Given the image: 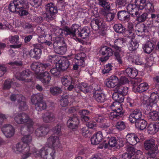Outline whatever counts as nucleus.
Wrapping results in <instances>:
<instances>
[{
  "label": "nucleus",
  "mask_w": 159,
  "mask_h": 159,
  "mask_svg": "<svg viewBox=\"0 0 159 159\" xmlns=\"http://www.w3.org/2000/svg\"><path fill=\"white\" fill-rule=\"evenodd\" d=\"M14 119L15 121L18 124H26L27 130L28 132L32 133L33 132L34 122L28 114L24 112L16 114Z\"/></svg>",
  "instance_id": "3"
},
{
  "label": "nucleus",
  "mask_w": 159,
  "mask_h": 159,
  "mask_svg": "<svg viewBox=\"0 0 159 159\" xmlns=\"http://www.w3.org/2000/svg\"><path fill=\"white\" fill-rule=\"evenodd\" d=\"M100 52L103 55H107L104 57L101 58L102 61H104L107 60L109 57L112 55L113 52L110 48L105 46L101 48Z\"/></svg>",
  "instance_id": "14"
},
{
  "label": "nucleus",
  "mask_w": 159,
  "mask_h": 159,
  "mask_svg": "<svg viewBox=\"0 0 159 159\" xmlns=\"http://www.w3.org/2000/svg\"><path fill=\"white\" fill-rule=\"evenodd\" d=\"M93 97L98 102H103L105 100V96L104 94L98 93L96 92L93 94Z\"/></svg>",
  "instance_id": "38"
},
{
  "label": "nucleus",
  "mask_w": 159,
  "mask_h": 159,
  "mask_svg": "<svg viewBox=\"0 0 159 159\" xmlns=\"http://www.w3.org/2000/svg\"><path fill=\"white\" fill-rule=\"evenodd\" d=\"M90 32V28L88 27H85L83 29L80 33H78L77 35L78 37L84 39L89 36Z\"/></svg>",
  "instance_id": "33"
},
{
  "label": "nucleus",
  "mask_w": 159,
  "mask_h": 159,
  "mask_svg": "<svg viewBox=\"0 0 159 159\" xmlns=\"http://www.w3.org/2000/svg\"><path fill=\"white\" fill-rule=\"evenodd\" d=\"M55 52L59 54L63 55L66 52V47L63 39L59 37H55L53 44Z\"/></svg>",
  "instance_id": "8"
},
{
  "label": "nucleus",
  "mask_w": 159,
  "mask_h": 159,
  "mask_svg": "<svg viewBox=\"0 0 159 159\" xmlns=\"http://www.w3.org/2000/svg\"><path fill=\"white\" fill-rule=\"evenodd\" d=\"M28 145L23 142H21L17 143L14 148L13 150L16 153L22 152L24 150V148H26Z\"/></svg>",
  "instance_id": "32"
},
{
  "label": "nucleus",
  "mask_w": 159,
  "mask_h": 159,
  "mask_svg": "<svg viewBox=\"0 0 159 159\" xmlns=\"http://www.w3.org/2000/svg\"><path fill=\"white\" fill-rule=\"evenodd\" d=\"M17 2H18L17 1V0H13V1L11 2L9 7L10 11L13 12H17V10L20 9V8Z\"/></svg>",
  "instance_id": "29"
},
{
  "label": "nucleus",
  "mask_w": 159,
  "mask_h": 159,
  "mask_svg": "<svg viewBox=\"0 0 159 159\" xmlns=\"http://www.w3.org/2000/svg\"><path fill=\"white\" fill-rule=\"evenodd\" d=\"M61 71L56 65V67L51 69L50 72L53 76L58 77L60 75Z\"/></svg>",
  "instance_id": "50"
},
{
  "label": "nucleus",
  "mask_w": 159,
  "mask_h": 159,
  "mask_svg": "<svg viewBox=\"0 0 159 159\" xmlns=\"http://www.w3.org/2000/svg\"><path fill=\"white\" fill-rule=\"evenodd\" d=\"M118 19L121 21H128L130 19V15L127 11L125 10L118 11L117 13Z\"/></svg>",
  "instance_id": "23"
},
{
  "label": "nucleus",
  "mask_w": 159,
  "mask_h": 159,
  "mask_svg": "<svg viewBox=\"0 0 159 159\" xmlns=\"http://www.w3.org/2000/svg\"><path fill=\"white\" fill-rule=\"evenodd\" d=\"M75 88V90L78 89L83 92L86 93L89 91V86L87 84L82 83L77 84Z\"/></svg>",
  "instance_id": "27"
},
{
  "label": "nucleus",
  "mask_w": 159,
  "mask_h": 159,
  "mask_svg": "<svg viewBox=\"0 0 159 159\" xmlns=\"http://www.w3.org/2000/svg\"><path fill=\"white\" fill-rule=\"evenodd\" d=\"M149 86L148 84L145 82L141 83L138 86H134L133 89L134 90H136V91L139 93L143 92L146 91L148 88Z\"/></svg>",
  "instance_id": "26"
},
{
  "label": "nucleus",
  "mask_w": 159,
  "mask_h": 159,
  "mask_svg": "<svg viewBox=\"0 0 159 159\" xmlns=\"http://www.w3.org/2000/svg\"><path fill=\"white\" fill-rule=\"evenodd\" d=\"M86 57V54L84 53H79L77 54L75 56V59L78 61L73 65V69L75 70H77L79 73L80 71V67L81 66H84V61Z\"/></svg>",
  "instance_id": "10"
},
{
  "label": "nucleus",
  "mask_w": 159,
  "mask_h": 159,
  "mask_svg": "<svg viewBox=\"0 0 159 159\" xmlns=\"http://www.w3.org/2000/svg\"><path fill=\"white\" fill-rule=\"evenodd\" d=\"M89 131L88 128L86 126L83 127L81 129V133L83 136L84 137H87L89 134Z\"/></svg>",
  "instance_id": "63"
},
{
  "label": "nucleus",
  "mask_w": 159,
  "mask_h": 159,
  "mask_svg": "<svg viewBox=\"0 0 159 159\" xmlns=\"http://www.w3.org/2000/svg\"><path fill=\"white\" fill-rule=\"evenodd\" d=\"M127 11L133 17L138 16L140 15L141 11L138 10L136 4H129L126 7Z\"/></svg>",
  "instance_id": "11"
},
{
  "label": "nucleus",
  "mask_w": 159,
  "mask_h": 159,
  "mask_svg": "<svg viewBox=\"0 0 159 159\" xmlns=\"http://www.w3.org/2000/svg\"><path fill=\"white\" fill-rule=\"evenodd\" d=\"M154 44L150 41L148 42L143 46V50L146 53H150L154 49Z\"/></svg>",
  "instance_id": "37"
},
{
  "label": "nucleus",
  "mask_w": 159,
  "mask_h": 159,
  "mask_svg": "<svg viewBox=\"0 0 159 159\" xmlns=\"http://www.w3.org/2000/svg\"><path fill=\"white\" fill-rule=\"evenodd\" d=\"M47 143L49 146L57 147L60 143L59 138L52 135L48 139Z\"/></svg>",
  "instance_id": "19"
},
{
  "label": "nucleus",
  "mask_w": 159,
  "mask_h": 159,
  "mask_svg": "<svg viewBox=\"0 0 159 159\" xmlns=\"http://www.w3.org/2000/svg\"><path fill=\"white\" fill-rule=\"evenodd\" d=\"M58 67L61 71H64L66 70L69 66V62L68 60H65L59 61L56 63Z\"/></svg>",
  "instance_id": "24"
},
{
  "label": "nucleus",
  "mask_w": 159,
  "mask_h": 159,
  "mask_svg": "<svg viewBox=\"0 0 159 159\" xmlns=\"http://www.w3.org/2000/svg\"><path fill=\"white\" fill-rule=\"evenodd\" d=\"M31 73L29 70L27 69L23 71L21 73H17L16 74V77L17 79L20 80L28 82L31 81V80L27 79V78L30 75Z\"/></svg>",
  "instance_id": "13"
},
{
  "label": "nucleus",
  "mask_w": 159,
  "mask_h": 159,
  "mask_svg": "<svg viewBox=\"0 0 159 159\" xmlns=\"http://www.w3.org/2000/svg\"><path fill=\"white\" fill-rule=\"evenodd\" d=\"M93 121L97 123H102L106 122V119L102 115L96 114L93 116Z\"/></svg>",
  "instance_id": "45"
},
{
  "label": "nucleus",
  "mask_w": 159,
  "mask_h": 159,
  "mask_svg": "<svg viewBox=\"0 0 159 159\" xmlns=\"http://www.w3.org/2000/svg\"><path fill=\"white\" fill-rule=\"evenodd\" d=\"M131 41L129 43L128 45V49L130 51H133L136 50L138 48L139 44L136 41L131 38H129Z\"/></svg>",
  "instance_id": "35"
},
{
  "label": "nucleus",
  "mask_w": 159,
  "mask_h": 159,
  "mask_svg": "<svg viewBox=\"0 0 159 159\" xmlns=\"http://www.w3.org/2000/svg\"><path fill=\"white\" fill-rule=\"evenodd\" d=\"M142 116V114L140 111L138 109H136L130 114L129 117V121L131 123H134L136 121L141 119Z\"/></svg>",
  "instance_id": "18"
},
{
  "label": "nucleus",
  "mask_w": 159,
  "mask_h": 159,
  "mask_svg": "<svg viewBox=\"0 0 159 159\" xmlns=\"http://www.w3.org/2000/svg\"><path fill=\"white\" fill-rule=\"evenodd\" d=\"M61 128V124L58 123L52 129V131L55 134L61 135L62 134Z\"/></svg>",
  "instance_id": "43"
},
{
  "label": "nucleus",
  "mask_w": 159,
  "mask_h": 159,
  "mask_svg": "<svg viewBox=\"0 0 159 159\" xmlns=\"http://www.w3.org/2000/svg\"><path fill=\"white\" fill-rule=\"evenodd\" d=\"M20 9L17 10V13H19L21 16H24L28 14V12L25 10L24 9L25 8H21V6H20Z\"/></svg>",
  "instance_id": "64"
},
{
  "label": "nucleus",
  "mask_w": 159,
  "mask_h": 159,
  "mask_svg": "<svg viewBox=\"0 0 159 159\" xmlns=\"http://www.w3.org/2000/svg\"><path fill=\"white\" fill-rule=\"evenodd\" d=\"M22 100L18 102L19 104V108L21 110L24 111L27 109V107L25 102Z\"/></svg>",
  "instance_id": "57"
},
{
  "label": "nucleus",
  "mask_w": 159,
  "mask_h": 159,
  "mask_svg": "<svg viewBox=\"0 0 159 159\" xmlns=\"http://www.w3.org/2000/svg\"><path fill=\"white\" fill-rule=\"evenodd\" d=\"M45 8L47 18L51 20L54 19L58 12L57 8L56 5L53 3L50 2L45 5Z\"/></svg>",
  "instance_id": "9"
},
{
  "label": "nucleus",
  "mask_w": 159,
  "mask_h": 159,
  "mask_svg": "<svg viewBox=\"0 0 159 159\" xmlns=\"http://www.w3.org/2000/svg\"><path fill=\"white\" fill-rule=\"evenodd\" d=\"M158 97L157 93L153 92L151 94L149 98L146 95H143L141 97V100L143 103L146 105V107L151 110H153V108L156 106V103Z\"/></svg>",
  "instance_id": "6"
},
{
  "label": "nucleus",
  "mask_w": 159,
  "mask_h": 159,
  "mask_svg": "<svg viewBox=\"0 0 159 159\" xmlns=\"http://www.w3.org/2000/svg\"><path fill=\"white\" fill-rule=\"evenodd\" d=\"M35 107L36 110L38 111H41L46 109L47 105L45 102L40 101L36 104Z\"/></svg>",
  "instance_id": "41"
},
{
  "label": "nucleus",
  "mask_w": 159,
  "mask_h": 159,
  "mask_svg": "<svg viewBox=\"0 0 159 159\" xmlns=\"http://www.w3.org/2000/svg\"><path fill=\"white\" fill-rule=\"evenodd\" d=\"M42 118L44 122L47 123L53 122L56 120L54 114L50 111H47L43 113Z\"/></svg>",
  "instance_id": "15"
},
{
  "label": "nucleus",
  "mask_w": 159,
  "mask_h": 159,
  "mask_svg": "<svg viewBox=\"0 0 159 159\" xmlns=\"http://www.w3.org/2000/svg\"><path fill=\"white\" fill-rule=\"evenodd\" d=\"M137 17L136 20L139 22H143L144 21L148 18V14L146 13H144L140 16H139Z\"/></svg>",
  "instance_id": "53"
},
{
  "label": "nucleus",
  "mask_w": 159,
  "mask_h": 159,
  "mask_svg": "<svg viewBox=\"0 0 159 159\" xmlns=\"http://www.w3.org/2000/svg\"><path fill=\"white\" fill-rule=\"evenodd\" d=\"M155 144V141L153 139H150L146 141L144 143V147L146 150H148L153 147Z\"/></svg>",
  "instance_id": "39"
},
{
  "label": "nucleus",
  "mask_w": 159,
  "mask_h": 159,
  "mask_svg": "<svg viewBox=\"0 0 159 159\" xmlns=\"http://www.w3.org/2000/svg\"><path fill=\"white\" fill-rule=\"evenodd\" d=\"M79 28L78 25L74 24L70 28L67 26L65 27L63 30L57 27L54 31L57 35H60L61 33L64 32L66 35H70L72 37L75 38L76 37V32L78 30Z\"/></svg>",
  "instance_id": "7"
},
{
  "label": "nucleus",
  "mask_w": 159,
  "mask_h": 159,
  "mask_svg": "<svg viewBox=\"0 0 159 159\" xmlns=\"http://www.w3.org/2000/svg\"><path fill=\"white\" fill-rule=\"evenodd\" d=\"M116 127L117 129L121 130L125 129V126L124 122L122 121H119L117 122Z\"/></svg>",
  "instance_id": "62"
},
{
  "label": "nucleus",
  "mask_w": 159,
  "mask_h": 159,
  "mask_svg": "<svg viewBox=\"0 0 159 159\" xmlns=\"http://www.w3.org/2000/svg\"><path fill=\"white\" fill-rule=\"evenodd\" d=\"M112 67V66L110 64H108L104 66V69L102 70V73L103 74L109 73L111 70Z\"/></svg>",
  "instance_id": "61"
},
{
  "label": "nucleus",
  "mask_w": 159,
  "mask_h": 159,
  "mask_svg": "<svg viewBox=\"0 0 159 159\" xmlns=\"http://www.w3.org/2000/svg\"><path fill=\"white\" fill-rule=\"evenodd\" d=\"M19 39V36L17 35L9 37V40L11 43L13 44L10 46L11 48H19L21 47V44L20 43Z\"/></svg>",
  "instance_id": "20"
},
{
  "label": "nucleus",
  "mask_w": 159,
  "mask_h": 159,
  "mask_svg": "<svg viewBox=\"0 0 159 159\" xmlns=\"http://www.w3.org/2000/svg\"><path fill=\"white\" fill-rule=\"evenodd\" d=\"M128 28L129 32L128 37L133 39L134 38L135 35L134 33L133 32L134 30L133 25H129L128 26Z\"/></svg>",
  "instance_id": "59"
},
{
  "label": "nucleus",
  "mask_w": 159,
  "mask_h": 159,
  "mask_svg": "<svg viewBox=\"0 0 159 159\" xmlns=\"http://www.w3.org/2000/svg\"><path fill=\"white\" fill-rule=\"evenodd\" d=\"M23 143L29 145L30 144L32 140V136L30 134H27L24 135L22 138Z\"/></svg>",
  "instance_id": "47"
},
{
  "label": "nucleus",
  "mask_w": 159,
  "mask_h": 159,
  "mask_svg": "<svg viewBox=\"0 0 159 159\" xmlns=\"http://www.w3.org/2000/svg\"><path fill=\"white\" fill-rule=\"evenodd\" d=\"M32 151L35 157L41 159H54L55 157V150L50 148L43 147L39 150L33 148Z\"/></svg>",
  "instance_id": "4"
},
{
  "label": "nucleus",
  "mask_w": 159,
  "mask_h": 159,
  "mask_svg": "<svg viewBox=\"0 0 159 159\" xmlns=\"http://www.w3.org/2000/svg\"><path fill=\"white\" fill-rule=\"evenodd\" d=\"M114 30L116 32L119 33H123L125 30L124 27L120 24H116L113 26Z\"/></svg>",
  "instance_id": "46"
},
{
  "label": "nucleus",
  "mask_w": 159,
  "mask_h": 159,
  "mask_svg": "<svg viewBox=\"0 0 159 159\" xmlns=\"http://www.w3.org/2000/svg\"><path fill=\"white\" fill-rule=\"evenodd\" d=\"M99 5L103 7L105 9L109 10L110 8V4L105 0H98Z\"/></svg>",
  "instance_id": "52"
},
{
  "label": "nucleus",
  "mask_w": 159,
  "mask_h": 159,
  "mask_svg": "<svg viewBox=\"0 0 159 159\" xmlns=\"http://www.w3.org/2000/svg\"><path fill=\"white\" fill-rule=\"evenodd\" d=\"M43 98V97L40 94H34L31 97V101L33 104L35 105L36 104L40 102Z\"/></svg>",
  "instance_id": "40"
},
{
  "label": "nucleus",
  "mask_w": 159,
  "mask_h": 159,
  "mask_svg": "<svg viewBox=\"0 0 159 159\" xmlns=\"http://www.w3.org/2000/svg\"><path fill=\"white\" fill-rule=\"evenodd\" d=\"M128 88L126 86L118 85L115 88V91H117L119 94L122 95L123 96L126 95L128 93Z\"/></svg>",
  "instance_id": "34"
},
{
  "label": "nucleus",
  "mask_w": 159,
  "mask_h": 159,
  "mask_svg": "<svg viewBox=\"0 0 159 159\" xmlns=\"http://www.w3.org/2000/svg\"><path fill=\"white\" fill-rule=\"evenodd\" d=\"M33 148H36L34 147H33L30 149V147L28 145L26 148H24V150L22 152H23V154L22 156V158L23 159H26L30 156H34L33 152L32 151V149Z\"/></svg>",
  "instance_id": "25"
},
{
  "label": "nucleus",
  "mask_w": 159,
  "mask_h": 159,
  "mask_svg": "<svg viewBox=\"0 0 159 159\" xmlns=\"http://www.w3.org/2000/svg\"><path fill=\"white\" fill-rule=\"evenodd\" d=\"M51 67V65L49 63H41L38 62H34L31 66V69L36 74H38L36 78L44 84H49L51 79V76L49 73L47 71L39 73L45 70H48Z\"/></svg>",
  "instance_id": "1"
},
{
  "label": "nucleus",
  "mask_w": 159,
  "mask_h": 159,
  "mask_svg": "<svg viewBox=\"0 0 159 159\" xmlns=\"http://www.w3.org/2000/svg\"><path fill=\"white\" fill-rule=\"evenodd\" d=\"M118 79L116 76H111L107 80L106 85L108 87L112 88L118 85Z\"/></svg>",
  "instance_id": "21"
},
{
  "label": "nucleus",
  "mask_w": 159,
  "mask_h": 159,
  "mask_svg": "<svg viewBox=\"0 0 159 159\" xmlns=\"http://www.w3.org/2000/svg\"><path fill=\"white\" fill-rule=\"evenodd\" d=\"M102 25V19H96L95 20H93L91 23V25L92 26H96L97 27V29H99L101 28Z\"/></svg>",
  "instance_id": "51"
},
{
  "label": "nucleus",
  "mask_w": 159,
  "mask_h": 159,
  "mask_svg": "<svg viewBox=\"0 0 159 159\" xmlns=\"http://www.w3.org/2000/svg\"><path fill=\"white\" fill-rule=\"evenodd\" d=\"M158 113L156 111H153L150 112L148 116L149 119L154 121L157 120L159 117Z\"/></svg>",
  "instance_id": "48"
},
{
  "label": "nucleus",
  "mask_w": 159,
  "mask_h": 159,
  "mask_svg": "<svg viewBox=\"0 0 159 159\" xmlns=\"http://www.w3.org/2000/svg\"><path fill=\"white\" fill-rule=\"evenodd\" d=\"M108 144L111 147H113L117 144V141L116 138L114 137H111L109 140Z\"/></svg>",
  "instance_id": "58"
},
{
  "label": "nucleus",
  "mask_w": 159,
  "mask_h": 159,
  "mask_svg": "<svg viewBox=\"0 0 159 159\" xmlns=\"http://www.w3.org/2000/svg\"><path fill=\"white\" fill-rule=\"evenodd\" d=\"M40 44H36L34 45V51L35 53V55L36 59H38L40 58L41 53L42 51L39 47H40Z\"/></svg>",
  "instance_id": "49"
},
{
  "label": "nucleus",
  "mask_w": 159,
  "mask_h": 159,
  "mask_svg": "<svg viewBox=\"0 0 159 159\" xmlns=\"http://www.w3.org/2000/svg\"><path fill=\"white\" fill-rule=\"evenodd\" d=\"M125 40L124 38H120L116 39L114 41V44L112 47L115 49L114 55L115 59L119 64H121L123 63L122 59L120 56V54L124 52V51L121 49V47H122Z\"/></svg>",
  "instance_id": "5"
},
{
  "label": "nucleus",
  "mask_w": 159,
  "mask_h": 159,
  "mask_svg": "<svg viewBox=\"0 0 159 159\" xmlns=\"http://www.w3.org/2000/svg\"><path fill=\"white\" fill-rule=\"evenodd\" d=\"M127 142L132 146L136 145L139 142L137 136L134 133L128 134L126 137Z\"/></svg>",
  "instance_id": "17"
},
{
  "label": "nucleus",
  "mask_w": 159,
  "mask_h": 159,
  "mask_svg": "<svg viewBox=\"0 0 159 159\" xmlns=\"http://www.w3.org/2000/svg\"><path fill=\"white\" fill-rule=\"evenodd\" d=\"M104 16L107 21L110 22L113 19L115 15L113 13L110 12L106 13Z\"/></svg>",
  "instance_id": "60"
},
{
  "label": "nucleus",
  "mask_w": 159,
  "mask_h": 159,
  "mask_svg": "<svg viewBox=\"0 0 159 159\" xmlns=\"http://www.w3.org/2000/svg\"><path fill=\"white\" fill-rule=\"evenodd\" d=\"M125 73L127 75L131 78H134L137 75V70L134 68H128L125 70Z\"/></svg>",
  "instance_id": "31"
},
{
  "label": "nucleus",
  "mask_w": 159,
  "mask_h": 159,
  "mask_svg": "<svg viewBox=\"0 0 159 159\" xmlns=\"http://www.w3.org/2000/svg\"><path fill=\"white\" fill-rule=\"evenodd\" d=\"M70 98V96L69 95H63L60 101V105L62 107H66L68 104Z\"/></svg>",
  "instance_id": "36"
},
{
  "label": "nucleus",
  "mask_w": 159,
  "mask_h": 159,
  "mask_svg": "<svg viewBox=\"0 0 159 159\" xmlns=\"http://www.w3.org/2000/svg\"><path fill=\"white\" fill-rule=\"evenodd\" d=\"M112 98L116 101L113 102L110 106L114 111L110 113L109 117L110 119L113 120L115 119H119L123 114L122 107L120 103L123 102L124 98L122 95L116 91L113 94Z\"/></svg>",
  "instance_id": "2"
},
{
  "label": "nucleus",
  "mask_w": 159,
  "mask_h": 159,
  "mask_svg": "<svg viewBox=\"0 0 159 159\" xmlns=\"http://www.w3.org/2000/svg\"><path fill=\"white\" fill-rule=\"evenodd\" d=\"M18 6H21V8H26L28 7V1L27 0H17Z\"/></svg>",
  "instance_id": "56"
},
{
  "label": "nucleus",
  "mask_w": 159,
  "mask_h": 159,
  "mask_svg": "<svg viewBox=\"0 0 159 159\" xmlns=\"http://www.w3.org/2000/svg\"><path fill=\"white\" fill-rule=\"evenodd\" d=\"M136 127L138 129L143 130L146 128L147 123L144 120L141 119L135 122Z\"/></svg>",
  "instance_id": "28"
},
{
  "label": "nucleus",
  "mask_w": 159,
  "mask_h": 159,
  "mask_svg": "<svg viewBox=\"0 0 159 159\" xmlns=\"http://www.w3.org/2000/svg\"><path fill=\"white\" fill-rule=\"evenodd\" d=\"M2 130L3 133L7 138L12 137L15 133L13 127L10 124L4 125L2 128Z\"/></svg>",
  "instance_id": "12"
},
{
  "label": "nucleus",
  "mask_w": 159,
  "mask_h": 159,
  "mask_svg": "<svg viewBox=\"0 0 159 159\" xmlns=\"http://www.w3.org/2000/svg\"><path fill=\"white\" fill-rule=\"evenodd\" d=\"M48 131V128L46 126H41L36 129L35 134L38 137H41L46 134Z\"/></svg>",
  "instance_id": "22"
},
{
  "label": "nucleus",
  "mask_w": 159,
  "mask_h": 159,
  "mask_svg": "<svg viewBox=\"0 0 159 159\" xmlns=\"http://www.w3.org/2000/svg\"><path fill=\"white\" fill-rule=\"evenodd\" d=\"M61 89L58 86H53L50 89V92L51 94L53 95H57L62 92Z\"/></svg>",
  "instance_id": "42"
},
{
  "label": "nucleus",
  "mask_w": 159,
  "mask_h": 159,
  "mask_svg": "<svg viewBox=\"0 0 159 159\" xmlns=\"http://www.w3.org/2000/svg\"><path fill=\"white\" fill-rule=\"evenodd\" d=\"M79 123V120L78 118L73 116L70 118L67 121V125L71 129H76L78 128Z\"/></svg>",
  "instance_id": "16"
},
{
  "label": "nucleus",
  "mask_w": 159,
  "mask_h": 159,
  "mask_svg": "<svg viewBox=\"0 0 159 159\" xmlns=\"http://www.w3.org/2000/svg\"><path fill=\"white\" fill-rule=\"evenodd\" d=\"M24 97L20 94L12 95L10 97V99L12 101H15L17 100L18 102H19L23 100Z\"/></svg>",
  "instance_id": "55"
},
{
  "label": "nucleus",
  "mask_w": 159,
  "mask_h": 159,
  "mask_svg": "<svg viewBox=\"0 0 159 159\" xmlns=\"http://www.w3.org/2000/svg\"><path fill=\"white\" fill-rule=\"evenodd\" d=\"M15 84L16 85V83L13 82V80L10 79H8L5 81L4 84V89H8L11 88V84Z\"/></svg>",
  "instance_id": "54"
},
{
  "label": "nucleus",
  "mask_w": 159,
  "mask_h": 159,
  "mask_svg": "<svg viewBox=\"0 0 159 159\" xmlns=\"http://www.w3.org/2000/svg\"><path fill=\"white\" fill-rule=\"evenodd\" d=\"M72 80L70 77L65 76L62 77L61 79V82L63 85L67 87L68 85H70L72 83Z\"/></svg>",
  "instance_id": "44"
},
{
  "label": "nucleus",
  "mask_w": 159,
  "mask_h": 159,
  "mask_svg": "<svg viewBox=\"0 0 159 159\" xmlns=\"http://www.w3.org/2000/svg\"><path fill=\"white\" fill-rule=\"evenodd\" d=\"M159 126L155 123L149 124L148 127V131L149 134H154L157 132L159 129Z\"/></svg>",
  "instance_id": "30"
}]
</instances>
